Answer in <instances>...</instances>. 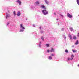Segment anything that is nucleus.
I'll return each mask as SVG.
<instances>
[{
	"label": "nucleus",
	"instance_id": "obj_26",
	"mask_svg": "<svg viewBox=\"0 0 79 79\" xmlns=\"http://www.w3.org/2000/svg\"><path fill=\"white\" fill-rule=\"evenodd\" d=\"M51 56H54V54H52L51 55Z\"/></svg>",
	"mask_w": 79,
	"mask_h": 79
},
{
	"label": "nucleus",
	"instance_id": "obj_24",
	"mask_svg": "<svg viewBox=\"0 0 79 79\" xmlns=\"http://www.w3.org/2000/svg\"><path fill=\"white\" fill-rule=\"evenodd\" d=\"M70 29L71 31H73V28H70Z\"/></svg>",
	"mask_w": 79,
	"mask_h": 79
},
{
	"label": "nucleus",
	"instance_id": "obj_15",
	"mask_svg": "<svg viewBox=\"0 0 79 79\" xmlns=\"http://www.w3.org/2000/svg\"><path fill=\"white\" fill-rule=\"evenodd\" d=\"M49 60H52V57L51 56H49Z\"/></svg>",
	"mask_w": 79,
	"mask_h": 79
},
{
	"label": "nucleus",
	"instance_id": "obj_7",
	"mask_svg": "<svg viewBox=\"0 0 79 79\" xmlns=\"http://www.w3.org/2000/svg\"><path fill=\"white\" fill-rule=\"evenodd\" d=\"M68 36L69 37V38H70V39H73V37H72V36H71V35H70V34H69Z\"/></svg>",
	"mask_w": 79,
	"mask_h": 79
},
{
	"label": "nucleus",
	"instance_id": "obj_9",
	"mask_svg": "<svg viewBox=\"0 0 79 79\" xmlns=\"http://www.w3.org/2000/svg\"><path fill=\"white\" fill-rule=\"evenodd\" d=\"M50 52H54V50L53 49V48H51V49L50 50Z\"/></svg>",
	"mask_w": 79,
	"mask_h": 79
},
{
	"label": "nucleus",
	"instance_id": "obj_8",
	"mask_svg": "<svg viewBox=\"0 0 79 79\" xmlns=\"http://www.w3.org/2000/svg\"><path fill=\"white\" fill-rule=\"evenodd\" d=\"M17 3H18L20 5H21V2L20 0H17Z\"/></svg>",
	"mask_w": 79,
	"mask_h": 79
},
{
	"label": "nucleus",
	"instance_id": "obj_14",
	"mask_svg": "<svg viewBox=\"0 0 79 79\" xmlns=\"http://www.w3.org/2000/svg\"><path fill=\"white\" fill-rule=\"evenodd\" d=\"M35 3L36 4V5H39V2L38 1H37L35 2Z\"/></svg>",
	"mask_w": 79,
	"mask_h": 79
},
{
	"label": "nucleus",
	"instance_id": "obj_13",
	"mask_svg": "<svg viewBox=\"0 0 79 79\" xmlns=\"http://www.w3.org/2000/svg\"><path fill=\"white\" fill-rule=\"evenodd\" d=\"M73 39H74V40H76V37L75 36H73Z\"/></svg>",
	"mask_w": 79,
	"mask_h": 79
},
{
	"label": "nucleus",
	"instance_id": "obj_21",
	"mask_svg": "<svg viewBox=\"0 0 79 79\" xmlns=\"http://www.w3.org/2000/svg\"><path fill=\"white\" fill-rule=\"evenodd\" d=\"M46 45V47H49V44H46V45Z\"/></svg>",
	"mask_w": 79,
	"mask_h": 79
},
{
	"label": "nucleus",
	"instance_id": "obj_22",
	"mask_svg": "<svg viewBox=\"0 0 79 79\" xmlns=\"http://www.w3.org/2000/svg\"><path fill=\"white\" fill-rule=\"evenodd\" d=\"M41 39L42 40H44V37H41Z\"/></svg>",
	"mask_w": 79,
	"mask_h": 79
},
{
	"label": "nucleus",
	"instance_id": "obj_5",
	"mask_svg": "<svg viewBox=\"0 0 79 79\" xmlns=\"http://www.w3.org/2000/svg\"><path fill=\"white\" fill-rule=\"evenodd\" d=\"M67 15L68 17H69V18H72V15H71L70 14H69V13H67Z\"/></svg>",
	"mask_w": 79,
	"mask_h": 79
},
{
	"label": "nucleus",
	"instance_id": "obj_23",
	"mask_svg": "<svg viewBox=\"0 0 79 79\" xmlns=\"http://www.w3.org/2000/svg\"><path fill=\"white\" fill-rule=\"evenodd\" d=\"M65 52L66 53H68V50L66 49L65 50Z\"/></svg>",
	"mask_w": 79,
	"mask_h": 79
},
{
	"label": "nucleus",
	"instance_id": "obj_3",
	"mask_svg": "<svg viewBox=\"0 0 79 79\" xmlns=\"http://www.w3.org/2000/svg\"><path fill=\"white\" fill-rule=\"evenodd\" d=\"M10 17V15L9 14H8L7 13H6V18H9Z\"/></svg>",
	"mask_w": 79,
	"mask_h": 79
},
{
	"label": "nucleus",
	"instance_id": "obj_11",
	"mask_svg": "<svg viewBox=\"0 0 79 79\" xmlns=\"http://www.w3.org/2000/svg\"><path fill=\"white\" fill-rule=\"evenodd\" d=\"M45 2L47 5H48L49 2L48 1H47V0H45Z\"/></svg>",
	"mask_w": 79,
	"mask_h": 79
},
{
	"label": "nucleus",
	"instance_id": "obj_2",
	"mask_svg": "<svg viewBox=\"0 0 79 79\" xmlns=\"http://www.w3.org/2000/svg\"><path fill=\"white\" fill-rule=\"evenodd\" d=\"M42 11L44 15H47L48 13V12L47 11L45 10H43Z\"/></svg>",
	"mask_w": 79,
	"mask_h": 79
},
{
	"label": "nucleus",
	"instance_id": "obj_1",
	"mask_svg": "<svg viewBox=\"0 0 79 79\" xmlns=\"http://www.w3.org/2000/svg\"><path fill=\"white\" fill-rule=\"evenodd\" d=\"M74 57V55H71V58H69L68 59V61H69V60H73Z\"/></svg>",
	"mask_w": 79,
	"mask_h": 79
},
{
	"label": "nucleus",
	"instance_id": "obj_16",
	"mask_svg": "<svg viewBox=\"0 0 79 79\" xmlns=\"http://www.w3.org/2000/svg\"><path fill=\"white\" fill-rule=\"evenodd\" d=\"M77 2L78 5H79V0H77Z\"/></svg>",
	"mask_w": 79,
	"mask_h": 79
},
{
	"label": "nucleus",
	"instance_id": "obj_6",
	"mask_svg": "<svg viewBox=\"0 0 79 79\" xmlns=\"http://www.w3.org/2000/svg\"><path fill=\"white\" fill-rule=\"evenodd\" d=\"M21 15V13H20V12L18 11L17 14V16H19Z\"/></svg>",
	"mask_w": 79,
	"mask_h": 79
},
{
	"label": "nucleus",
	"instance_id": "obj_12",
	"mask_svg": "<svg viewBox=\"0 0 79 79\" xmlns=\"http://www.w3.org/2000/svg\"><path fill=\"white\" fill-rule=\"evenodd\" d=\"M13 14H14V16H15L16 14V12L15 11H14Z\"/></svg>",
	"mask_w": 79,
	"mask_h": 79
},
{
	"label": "nucleus",
	"instance_id": "obj_19",
	"mask_svg": "<svg viewBox=\"0 0 79 79\" xmlns=\"http://www.w3.org/2000/svg\"><path fill=\"white\" fill-rule=\"evenodd\" d=\"M24 30H23H23H21V29L20 30V32H24Z\"/></svg>",
	"mask_w": 79,
	"mask_h": 79
},
{
	"label": "nucleus",
	"instance_id": "obj_34",
	"mask_svg": "<svg viewBox=\"0 0 79 79\" xmlns=\"http://www.w3.org/2000/svg\"><path fill=\"white\" fill-rule=\"evenodd\" d=\"M56 20H57V21H58V19H56Z\"/></svg>",
	"mask_w": 79,
	"mask_h": 79
},
{
	"label": "nucleus",
	"instance_id": "obj_17",
	"mask_svg": "<svg viewBox=\"0 0 79 79\" xmlns=\"http://www.w3.org/2000/svg\"><path fill=\"white\" fill-rule=\"evenodd\" d=\"M41 8H45V6H44V5H42L41 6Z\"/></svg>",
	"mask_w": 79,
	"mask_h": 79
},
{
	"label": "nucleus",
	"instance_id": "obj_25",
	"mask_svg": "<svg viewBox=\"0 0 79 79\" xmlns=\"http://www.w3.org/2000/svg\"><path fill=\"white\" fill-rule=\"evenodd\" d=\"M47 52L48 53H49V52H50V50H47Z\"/></svg>",
	"mask_w": 79,
	"mask_h": 79
},
{
	"label": "nucleus",
	"instance_id": "obj_35",
	"mask_svg": "<svg viewBox=\"0 0 79 79\" xmlns=\"http://www.w3.org/2000/svg\"><path fill=\"white\" fill-rule=\"evenodd\" d=\"M41 33H42V31H41Z\"/></svg>",
	"mask_w": 79,
	"mask_h": 79
},
{
	"label": "nucleus",
	"instance_id": "obj_27",
	"mask_svg": "<svg viewBox=\"0 0 79 79\" xmlns=\"http://www.w3.org/2000/svg\"><path fill=\"white\" fill-rule=\"evenodd\" d=\"M9 24H10V23L8 22L7 23V26H8Z\"/></svg>",
	"mask_w": 79,
	"mask_h": 79
},
{
	"label": "nucleus",
	"instance_id": "obj_28",
	"mask_svg": "<svg viewBox=\"0 0 79 79\" xmlns=\"http://www.w3.org/2000/svg\"><path fill=\"white\" fill-rule=\"evenodd\" d=\"M64 39H66V36H65V35H64Z\"/></svg>",
	"mask_w": 79,
	"mask_h": 79
},
{
	"label": "nucleus",
	"instance_id": "obj_4",
	"mask_svg": "<svg viewBox=\"0 0 79 79\" xmlns=\"http://www.w3.org/2000/svg\"><path fill=\"white\" fill-rule=\"evenodd\" d=\"M23 25L22 24H20V29H25V28L23 27Z\"/></svg>",
	"mask_w": 79,
	"mask_h": 79
},
{
	"label": "nucleus",
	"instance_id": "obj_31",
	"mask_svg": "<svg viewBox=\"0 0 79 79\" xmlns=\"http://www.w3.org/2000/svg\"><path fill=\"white\" fill-rule=\"evenodd\" d=\"M39 28H40V29H41V27H40Z\"/></svg>",
	"mask_w": 79,
	"mask_h": 79
},
{
	"label": "nucleus",
	"instance_id": "obj_32",
	"mask_svg": "<svg viewBox=\"0 0 79 79\" xmlns=\"http://www.w3.org/2000/svg\"><path fill=\"white\" fill-rule=\"evenodd\" d=\"M61 16H62V17H63V15H61Z\"/></svg>",
	"mask_w": 79,
	"mask_h": 79
},
{
	"label": "nucleus",
	"instance_id": "obj_33",
	"mask_svg": "<svg viewBox=\"0 0 79 79\" xmlns=\"http://www.w3.org/2000/svg\"><path fill=\"white\" fill-rule=\"evenodd\" d=\"M63 28H62L61 29V31H63Z\"/></svg>",
	"mask_w": 79,
	"mask_h": 79
},
{
	"label": "nucleus",
	"instance_id": "obj_18",
	"mask_svg": "<svg viewBox=\"0 0 79 79\" xmlns=\"http://www.w3.org/2000/svg\"><path fill=\"white\" fill-rule=\"evenodd\" d=\"M40 44H41V42H40V43H39V47H41Z\"/></svg>",
	"mask_w": 79,
	"mask_h": 79
},
{
	"label": "nucleus",
	"instance_id": "obj_30",
	"mask_svg": "<svg viewBox=\"0 0 79 79\" xmlns=\"http://www.w3.org/2000/svg\"><path fill=\"white\" fill-rule=\"evenodd\" d=\"M54 15H56V13H54Z\"/></svg>",
	"mask_w": 79,
	"mask_h": 79
},
{
	"label": "nucleus",
	"instance_id": "obj_20",
	"mask_svg": "<svg viewBox=\"0 0 79 79\" xmlns=\"http://www.w3.org/2000/svg\"><path fill=\"white\" fill-rule=\"evenodd\" d=\"M72 51H73V52L74 53H76V52H77V51H75V50H72Z\"/></svg>",
	"mask_w": 79,
	"mask_h": 79
},
{
	"label": "nucleus",
	"instance_id": "obj_10",
	"mask_svg": "<svg viewBox=\"0 0 79 79\" xmlns=\"http://www.w3.org/2000/svg\"><path fill=\"white\" fill-rule=\"evenodd\" d=\"M79 44V41L78 40H77L76 41L75 43V45H77Z\"/></svg>",
	"mask_w": 79,
	"mask_h": 79
},
{
	"label": "nucleus",
	"instance_id": "obj_36",
	"mask_svg": "<svg viewBox=\"0 0 79 79\" xmlns=\"http://www.w3.org/2000/svg\"><path fill=\"white\" fill-rule=\"evenodd\" d=\"M74 47V46H72V47Z\"/></svg>",
	"mask_w": 79,
	"mask_h": 79
},
{
	"label": "nucleus",
	"instance_id": "obj_29",
	"mask_svg": "<svg viewBox=\"0 0 79 79\" xmlns=\"http://www.w3.org/2000/svg\"><path fill=\"white\" fill-rule=\"evenodd\" d=\"M33 27H35V25H33Z\"/></svg>",
	"mask_w": 79,
	"mask_h": 79
}]
</instances>
